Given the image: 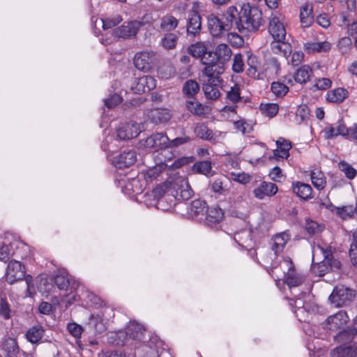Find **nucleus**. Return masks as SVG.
<instances>
[{"label": "nucleus", "instance_id": "1", "mask_svg": "<svg viewBox=\"0 0 357 357\" xmlns=\"http://www.w3.org/2000/svg\"><path fill=\"white\" fill-rule=\"evenodd\" d=\"M264 24L262 12L259 7L250 3H243L241 6L238 20L236 21V27L240 32H255Z\"/></svg>", "mask_w": 357, "mask_h": 357}, {"label": "nucleus", "instance_id": "2", "mask_svg": "<svg viewBox=\"0 0 357 357\" xmlns=\"http://www.w3.org/2000/svg\"><path fill=\"white\" fill-rule=\"evenodd\" d=\"M24 279L26 284L27 295L31 296L34 292L33 280L31 275H26L24 266L18 261H11L9 262L6 273V280L9 284H13L17 281Z\"/></svg>", "mask_w": 357, "mask_h": 357}, {"label": "nucleus", "instance_id": "3", "mask_svg": "<svg viewBox=\"0 0 357 357\" xmlns=\"http://www.w3.org/2000/svg\"><path fill=\"white\" fill-rule=\"evenodd\" d=\"M356 297V291L342 284L334 287L328 300L336 307L350 305Z\"/></svg>", "mask_w": 357, "mask_h": 357}, {"label": "nucleus", "instance_id": "4", "mask_svg": "<svg viewBox=\"0 0 357 357\" xmlns=\"http://www.w3.org/2000/svg\"><path fill=\"white\" fill-rule=\"evenodd\" d=\"M280 267L283 271L284 283L289 289L299 287L305 281V277L295 270L294 265L289 257H286L280 261Z\"/></svg>", "mask_w": 357, "mask_h": 357}, {"label": "nucleus", "instance_id": "5", "mask_svg": "<svg viewBox=\"0 0 357 357\" xmlns=\"http://www.w3.org/2000/svg\"><path fill=\"white\" fill-rule=\"evenodd\" d=\"M143 335V327L138 324H131L126 333L120 331L117 333H111L109 339H112L109 342L117 345L123 346L125 344L124 338L129 336L130 338L133 340H142Z\"/></svg>", "mask_w": 357, "mask_h": 357}, {"label": "nucleus", "instance_id": "6", "mask_svg": "<svg viewBox=\"0 0 357 357\" xmlns=\"http://www.w3.org/2000/svg\"><path fill=\"white\" fill-rule=\"evenodd\" d=\"M328 137L341 135L349 140H357V124L348 128L342 119L332 125L327 131Z\"/></svg>", "mask_w": 357, "mask_h": 357}, {"label": "nucleus", "instance_id": "7", "mask_svg": "<svg viewBox=\"0 0 357 357\" xmlns=\"http://www.w3.org/2000/svg\"><path fill=\"white\" fill-rule=\"evenodd\" d=\"M268 31L275 40H284L286 29L284 26V17L278 12H272L269 16Z\"/></svg>", "mask_w": 357, "mask_h": 357}, {"label": "nucleus", "instance_id": "8", "mask_svg": "<svg viewBox=\"0 0 357 357\" xmlns=\"http://www.w3.org/2000/svg\"><path fill=\"white\" fill-rule=\"evenodd\" d=\"M157 61L156 54L153 52H142L135 54L134 65L139 70L148 72L152 69Z\"/></svg>", "mask_w": 357, "mask_h": 357}, {"label": "nucleus", "instance_id": "9", "mask_svg": "<svg viewBox=\"0 0 357 357\" xmlns=\"http://www.w3.org/2000/svg\"><path fill=\"white\" fill-rule=\"evenodd\" d=\"M317 250L322 253L325 258V261H326L327 265L330 266V271H335L340 269L341 263L333 257V249L330 245L323 242L318 243L317 245L313 248V253Z\"/></svg>", "mask_w": 357, "mask_h": 357}, {"label": "nucleus", "instance_id": "10", "mask_svg": "<svg viewBox=\"0 0 357 357\" xmlns=\"http://www.w3.org/2000/svg\"><path fill=\"white\" fill-rule=\"evenodd\" d=\"M169 139L163 132H157L151 135L142 142V146L147 149L162 150L168 148Z\"/></svg>", "mask_w": 357, "mask_h": 357}, {"label": "nucleus", "instance_id": "11", "mask_svg": "<svg viewBox=\"0 0 357 357\" xmlns=\"http://www.w3.org/2000/svg\"><path fill=\"white\" fill-rule=\"evenodd\" d=\"M172 188L175 192L173 195L178 200H188L192 197V190L183 178H176L172 183Z\"/></svg>", "mask_w": 357, "mask_h": 357}, {"label": "nucleus", "instance_id": "12", "mask_svg": "<svg viewBox=\"0 0 357 357\" xmlns=\"http://www.w3.org/2000/svg\"><path fill=\"white\" fill-rule=\"evenodd\" d=\"M202 62L206 65V67L202 70L203 74L207 77L206 81L211 82V84H213V82H222V79L216 75L218 67L215 64V56H213L211 58L203 56Z\"/></svg>", "mask_w": 357, "mask_h": 357}, {"label": "nucleus", "instance_id": "13", "mask_svg": "<svg viewBox=\"0 0 357 357\" xmlns=\"http://www.w3.org/2000/svg\"><path fill=\"white\" fill-rule=\"evenodd\" d=\"M145 115L151 122L155 124L166 123L172 118L170 110L166 108L148 109Z\"/></svg>", "mask_w": 357, "mask_h": 357}, {"label": "nucleus", "instance_id": "14", "mask_svg": "<svg viewBox=\"0 0 357 357\" xmlns=\"http://www.w3.org/2000/svg\"><path fill=\"white\" fill-rule=\"evenodd\" d=\"M140 27H142V24L138 21H131L127 25L123 24L114 29V35L118 38H131L136 36Z\"/></svg>", "mask_w": 357, "mask_h": 357}, {"label": "nucleus", "instance_id": "15", "mask_svg": "<svg viewBox=\"0 0 357 357\" xmlns=\"http://www.w3.org/2000/svg\"><path fill=\"white\" fill-rule=\"evenodd\" d=\"M116 132L118 138L124 140L137 137L141 131L137 123L130 121L123 124Z\"/></svg>", "mask_w": 357, "mask_h": 357}, {"label": "nucleus", "instance_id": "16", "mask_svg": "<svg viewBox=\"0 0 357 357\" xmlns=\"http://www.w3.org/2000/svg\"><path fill=\"white\" fill-rule=\"evenodd\" d=\"M208 27L211 34L213 37H220L228 29V24L220 20V19L211 14L208 16Z\"/></svg>", "mask_w": 357, "mask_h": 357}, {"label": "nucleus", "instance_id": "17", "mask_svg": "<svg viewBox=\"0 0 357 357\" xmlns=\"http://www.w3.org/2000/svg\"><path fill=\"white\" fill-rule=\"evenodd\" d=\"M156 86L155 79L149 75L138 78L132 86V89L137 93H144L153 89Z\"/></svg>", "mask_w": 357, "mask_h": 357}, {"label": "nucleus", "instance_id": "18", "mask_svg": "<svg viewBox=\"0 0 357 357\" xmlns=\"http://www.w3.org/2000/svg\"><path fill=\"white\" fill-rule=\"evenodd\" d=\"M202 29L201 17L199 13L192 10L188 13L187 32L188 35L197 36Z\"/></svg>", "mask_w": 357, "mask_h": 357}, {"label": "nucleus", "instance_id": "19", "mask_svg": "<svg viewBox=\"0 0 357 357\" xmlns=\"http://www.w3.org/2000/svg\"><path fill=\"white\" fill-rule=\"evenodd\" d=\"M278 192V187L275 184L270 182H262L254 190L255 197L259 199H264L266 196L271 197Z\"/></svg>", "mask_w": 357, "mask_h": 357}, {"label": "nucleus", "instance_id": "20", "mask_svg": "<svg viewBox=\"0 0 357 357\" xmlns=\"http://www.w3.org/2000/svg\"><path fill=\"white\" fill-rule=\"evenodd\" d=\"M349 321V317L345 311H339L326 319L330 330L335 331L343 327Z\"/></svg>", "mask_w": 357, "mask_h": 357}, {"label": "nucleus", "instance_id": "21", "mask_svg": "<svg viewBox=\"0 0 357 357\" xmlns=\"http://www.w3.org/2000/svg\"><path fill=\"white\" fill-rule=\"evenodd\" d=\"M331 48L328 41H308L304 44V50L307 54L326 52Z\"/></svg>", "mask_w": 357, "mask_h": 357}, {"label": "nucleus", "instance_id": "22", "mask_svg": "<svg viewBox=\"0 0 357 357\" xmlns=\"http://www.w3.org/2000/svg\"><path fill=\"white\" fill-rule=\"evenodd\" d=\"M137 161V153L134 150L124 151L116 158V163L119 168L127 167Z\"/></svg>", "mask_w": 357, "mask_h": 357}, {"label": "nucleus", "instance_id": "23", "mask_svg": "<svg viewBox=\"0 0 357 357\" xmlns=\"http://www.w3.org/2000/svg\"><path fill=\"white\" fill-rule=\"evenodd\" d=\"M313 7L311 3H305L300 9V21L304 28L309 27L314 22Z\"/></svg>", "mask_w": 357, "mask_h": 357}, {"label": "nucleus", "instance_id": "24", "mask_svg": "<svg viewBox=\"0 0 357 357\" xmlns=\"http://www.w3.org/2000/svg\"><path fill=\"white\" fill-rule=\"evenodd\" d=\"M277 149L273 151V158H287L289 155V151L291 148V144L289 141L280 138L276 141Z\"/></svg>", "mask_w": 357, "mask_h": 357}, {"label": "nucleus", "instance_id": "25", "mask_svg": "<svg viewBox=\"0 0 357 357\" xmlns=\"http://www.w3.org/2000/svg\"><path fill=\"white\" fill-rule=\"evenodd\" d=\"M223 217L224 213L221 208L219 207L210 208L207 211L205 222L208 226L213 227L218 224Z\"/></svg>", "mask_w": 357, "mask_h": 357}, {"label": "nucleus", "instance_id": "26", "mask_svg": "<svg viewBox=\"0 0 357 357\" xmlns=\"http://www.w3.org/2000/svg\"><path fill=\"white\" fill-rule=\"evenodd\" d=\"M332 357H356L357 356V347L356 344L342 345L331 352Z\"/></svg>", "mask_w": 357, "mask_h": 357}, {"label": "nucleus", "instance_id": "27", "mask_svg": "<svg viewBox=\"0 0 357 357\" xmlns=\"http://www.w3.org/2000/svg\"><path fill=\"white\" fill-rule=\"evenodd\" d=\"M292 190L298 197L303 199L312 198V189L309 184L296 182L292 184Z\"/></svg>", "mask_w": 357, "mask_h": 357}, {"label": "nucleus", "instance_id": "28", "mask_svg": "<svg viewBox=\"0 0 357 357\" xmlns=\"http://www.w3.org/2000/svg\"><path fill=\"white\" fill-rule=\"evenodd\" d=\"M188 52L194 57L201 58L206 56L211 58L213 56L212 52H207L206 47L204 43H196L190 45L188 48Z\"/></svg>", "mask_w": 357, "mask_h": 357}, {"label": "nucleus", "instance_id": "29", "mask_svg": "<svg viewBox=\"0 0 357 357\" xmlns=\"http://www.w3.org/2000/svg\"><path fill=\"white\" fill-rule=\"evenodd\" d=\"M209 81H204L202 89L206 98L210 100H216L220 98V92L218 87L222 82H213L210 83Z\"/></svg>", "mask_w": 357, "mask_h": 357}, {"label": "nucleus", "instance_id": "30", "mask_svg": "<svg viewBox=\"0 0 357 357\" xmlns=\"http://www.w3.org/2000/svg\"><path fill=\"white\" fill-rule=\"evenodd\" d=\"M271 48L274 54L287 57L291 53V46L284 40H275L271 44Z\"/></svg>", "mask_w": 357, "mask_h": 357}, {"label": "nucleus", "instance_id": "31", "mask_svg": "<svg viewBox=\"0 0 357 357\" xmlns=\"http://www.w3.org/2000/svg\"><path fill=\"white\" fill-rule=\"evenodd\" d=\"M178 24V20L172 15H166L161 17L158 30L170 32L174 31Z\"/></svg>", "mask_w": 357, "mask_h": 357}, {"label": "nucleus", "instance_id": "32", "mask_svg": "<svg viewBox=\"0 0 357 357\" xmlns=\"http://www.w3.org/2000/svg\"><path fill=\"white\" fill-rule=\"evenodd\" d=\"M231 54L232 52L230 47L224 43L217 45L215 52H213V56H215V61H220L222 63L228 61Z\"/></svg>", "mask_w": 357, "mask_h": 357}, {"label": "nucleus", "instance_id": "33", "mask_svg": "<svg viewBox=\"0 0 357 357\" xmlns=\"http://www.w3.org/2000/svg\"><path fill=\"white\" fill-rule=\"evenodd\" d=\"M195 133L197 137L208 141H215L216 139L215 135L213 130L207 127L204 123H198L195 128Z\"/></svg>", "mask_w": 357, "mask_h": 357}, {"label": "nucleus", "instance_id": "34", "mask_svg": "<svg viewBox=\"0 0 357 357\" xmlns=\"http://www.w3.org/2000/svg\"><path fill=\"white\" fill-rule=\"evenodd\" d=\"M43 326L37 325L30 328L26 333V340L32 344L39 342L44 335Z\"/></svg>", "mask_w": 357, "mask_h": 357}, {"label": "nucleus", "instance_id": "35", "mask_svg": "<svg viewBox=\"0 0 357 357\" xmlns=\"http://www.w3.org/2000/svg\"><path fill=\"white\" fill-rule=\"evenodd\" d=\"M348 96V91L343 88H337L327 93L326 100L331 102H342Z\"/></svg>", "mask_w": 357, "mask_h": 357}, {"label": "nucleus", "instance_id": "36", "mask_svg": "<svg viewBox=\"0 0 357 357\" xmlns=\"http://www.w3.org/2000/svg\"><path fill=\"white\" fill-rule=\"evenodd\" d=\"M312 75V70L309 66L305 65L301 67L294 74V79L300 84L307 82Z\"/></svg>", "mask_w": 357, "mask_h": 357}, {"label": "nucleus", "instance_id": "37", "mask_svg": "<svg viewBox=\"0 0 357 357\" xmlns=\"http://www.w3.org/2000/svg\"><path fill=\"white\" fill-rule=\"evenodd\" d=\"M182 91L188 99L195 98L194 96L199 91V84L194 79H189L183 84Z\"/></svg>", "mask_w": 357, "mask_h": 357}, {"label": "nucleus", "instance_id": "38", "mask_svg": "<svg viewBox=\"0 0 357 357\" xmlns=\"http://www.w3.org/2000/svg\"><path fill=\"white\" fill-rule=\"evenodd\" d=\"M310 176L313 185L317 190H321L326 187V177L321 171L314 169L311 172Z\"/></svg>", "mask_w": 357, "mask_h": 357}, {"label": "nucleus", "instance_id": "39", "mask_svg": "<svg viewBox=\"0 0 357 357\" xmlns=\"http://www.w3.org/2000/svg\"><path fill=\"white\" fill-rule=\"evenodd\" d=\"M206 208V203L202 199H195L192 201L188 208V213L191 216H197L203 214Z\"/></svg>", "mask_w": 357, "mask_h": 357}, {"label": "nucleus", "instance_id": "40", "mask_svg": "<svg viewBox=\"0 0 357 357\" xmlns=\"http://www.w3.org/2000/svg\"><path fill=\"white\" fill-rule=\"evenodd\" d=\"M87 324L96 333H101L105 331V326L102 321V317L99 314H91Z\"/></svg>", "mask_w": 357, "mask_h": 357}, {"label": "nucleus", "instance_id": "41", "mask_svg": "<svg viewBox=\"0 0 357 357\" xmlns=\"http://www.w3.org/2000/svg\"><path fill=\"white\" fill-rule=\"evenodd\" d=\"M242 97L241 96V88L239 85L235 84L230 88L227 92L226 101L227 103L236 105L241 102Z\"/></svg>", "mask_w": 357, "mask_h": 357}, {"label": "nucleus", "instance_id": "42", "mask_svg": "<svg viewBox=\"0 0 357 357\" xmlns=\"http://www.w3.org/2000/svg\"><path fill=\"white\" fill-rule=\"evenodd\" d=\"M185 106L186 108L195 115L201 116L205 112V107L195 98L188 100Z\"/></svg>", "mask_w": 357, "mask_h": 357}, {"label": "nucleus", "instance_id": "43", "mask_svg": "<svg viewBox=\"0 0 357 357\" xmlns=\"http://www.w3.org/2000/svg\"><path fill=\"white\" fill-rule=\"evenodd\" d=\"M178 36L176 33H165L161 40V44L165 49L172 50L176 46Z\"/></svg>", "mask_w": 357, "mask_h": 357}, {"label": "nucleus", "instance_id": "44", "mask_svg": "<svg viewBox=\"0 0 357 357\" xmlns=\"http://www.w3.org/2000/svg\"><path fill=\"white\" fill-rule=\"evenodd\" d=\"M168 164L165 162H160L157 164L154 167L149 168L146 172L147 178H149L151 180L152 179H158L161 173L167 169Z\"/></svg>", "mask_w": 357, "mask_h": 357}, {"label": "nucleus", "instance_id": "45", "mask_svg": "<svg viewBox=\"0 0 357 357\" xmlns=\"http://www.w3.org/2000/svg\"><path fill=\"white\" fill-rule=\"evenodd\" d=\"M338 168L349 180L354 179L357 175L356 169L344 160H342L338 163Z\"/></svg>", "mask_w": 357, "mask_h": 357}, {"label": "nucleus", "instance_id": "46", "mask_svg": "<svg viewBox=\"0 0 357 357\" xmlns=\"http://www.w3.org/2000/svg\"><path fill=\"white\" fill-rule=\"evenodd\" d=\"M325 227L323 224H319L316 221L307 219L305 229L310 235H315L321 233Z\"/></svg>", "mask_w": 357, "mask_h": 357}, {"label": "nucleus", "instance_id": "47", "mask_svg": "<svg viewBox=\"0 0 357 357\" xmlns=\"http://www.w3.org/2000/svg\"><path fill=\"white\" fill-rule=\"evenodd\" d=\"M3 349L9 356H15L19 352L17 341L12 337H8L5 340Z\"/></svg>", "mask_w": 357, "mask_h": 357}, {"label": "nucleus", "instance_id": "48", "mask_svg": "<svg viewBox=\"0 0 357 357\" xmlns=\"http://www.w3.org/2000/svg\"><path fill=\"white\" fill-rule=\"evenodd\" d=\"M259 109L264 115L272 118L278 114L279 107L275 103H261Z\"/></svg>", "mask_w": 357, "mask_h": 357}, {"label": "nucleus", "instance_id": "49", "mask_svg": "<svg viewBox=\"0 0 357 357\" xmlns=\"http://www.w3.org/2000/svg\"><path fill=\"white\" fill-rule=\"evenodd\" d=\"M311 270L315 275L321 277L330 271V266L327 265L326 261H325V258L324 257L321 261L313 264Z\"/></svg>", "mask_w": 357, "mask_h": 357}, {"label": "nucleus", "instance_id": "50", "mask_svg": "<svg viewBox=\"0 0 357 357\" xmlns=\"http://www.w3.org/2000/svg\"><path fill=\"white\" fill-rule=\"evenodd\" d=\"M238 13L236 7L229 6L227 8L225 13L226 22L225 24H228V29H230L234 22H236L238 20Z\"/></svg>", "mask_w": 357, "mask_h": 357}, {"label": "nucleus", "instance_id": "51", "mask_svg": "<svg viewBox=\"0 0 357 357\" xmlns=\"http://www.w3.org/2000/svg\"><path fill=\"white\" fill-rule=\"evenodd\" d=\"M247 63L249 68H248V74L249 76L255 77L258 76L257 73V59L255 56L250 54L248 56Z\"/></svg>", "mask_w": 357, "mask_h": 357}, {"label": "nucleus", "instance_id": "52", "mask_svg": "<svg viewBox=\"0 0 357 357\" xmlns=\"http://www.w3.org/2000/svg\"><path fill=\"white\" fill-rule=\"evenodd\" d=\"M123 20L122 17L119 15H115L111 17H107L101 19L103 29H111L117 24H119Z\"/></svg>", "mask_w": 357, "mask_h": 357}, {"label": "nucleus", "instance_id": "53", "mask_svg": "<svg viewBox=\"0 0 357 357\" xmlns=\"http://www.w3.org/2000/svg\"><path fill=\"white\" fill-rule=\"evenodd\" d=\"M353 242L349 250V257L353 266L357 267V231L352 234Z\"/></svg>", "mask_w": 357, "mask_h": 357}, {"label": "nucleus", "instance_id": "54", "mask_svg": "<svg viewBox=\"0 0 357 357\" xmlns=\"http://www.w3.org/2000/svg\"><path fill=\"white\" fill-rule=\"evenodd\" d=\"M271 91L278 97H282L289 91L288 87L282 82H274L271 84Z\"/></svg>", "mask_w": 357, "mask_h": 357}, {"label": "nucleus", "instance_id": "55", "mask_svg": "<svg viewBox=\"0 0 357 357\" xmlns=\"http://www.w3.org/2000/svg\"><path fill=\"white\" fill-rule=\"evenodd\" d=\"M194 169L199 173L203 174L206 176H211V164L209 161H202L197 162L194 165Z\"/></svg>", "mask_w": 357, "mask_h": 357}, {"label": "nucleus", "instance_id": "56", "mask_svg": "<svg viewBox=\"0 0 357 357\" xmlns=\"http://www.w3.org/2000/svg\"><path fill=\"white\" fill-rule=\"evenodd\" d=\"M232 70L236 73H241L244 70V62L241 54H236L233 58Z\"/></svg>", "mask_w": 357, "mask_h": 357}, {"label": "nucleus", "instance_id": "57", "mask_svg": "<svg viewBox=\"0 0 357 357\" xmlns=\"http://www.w3.org/2000/svg\"><path fill=\"white\" fill-rule=\"evenodd\" d=\"M54 283L61 290H67L70 285L69 279L63 274H59L55 277Z\"/></svg>", "mask_w": 357, "mask_h": 357}, {"label": "nucleus", "instance_id": "58", "mask_svg": "<svg viewBox=\"0 0 357 357\" xmlns=\"http://www.w3.org/2000/svg\"><path fill=\"white\" fill-rule=\"evenodd\" d=\"M354 209L351 206H345L336 208V213L342 219H347L353 216Z\"/></svg>", "mask_w": 357, "mask_h": 357}, {"label": "nucleus", "instance_id": "59", "mask_svg": "<svg viewBox=\"0 0 357 357\" xmlns=\"http://www.w3.org/2000/svg\"><path fill=\"white\" fill-rule=\"evenodd\" d=\"M268 271L275 280H280L282 278L284 279L283 271L280 267V263H272L271 268Z\"/></svg>", "mask_w": 357, "mask_h": 357}, {"label": "nucleus", "instance_id": "60", "mask_svg": "<svg viewBox=\"0 0 357 357\" xmlns=\"http://www.w3.org/2000/svg\"><path fill=\"white\" fill-rule=\"evenodd\" d=\"M192 162V159L190 157H182L176 160L172 164L168 165V169H178L185 165H188Z\"/></svg>", "mask_w": 357, "mask_h": 357}, {"label": "nucleus", "instance_id": "61", "mask_svg": "<svg viewBox=\"0 0 357 357\" xmlns=\"http://www.w3.org/2000/svg\"><path fill=\"white\" fill-rule=\"evenodd\" d=\"M310 115V110L306 105H300L296 110V116L297 121L302 122L307 119Z\"/></svg>", "mask_w": 357, "mask_h": 357}, {"label": "nucleus", "instance_id": "62", "mask_svg": "<svg viewBox=\"0 0 357 357\" xmlns=\"http://www.w3.org/2000/svg\"><path fill=\"white\" fill-rule=\"evenodd\" d=\"M191 138L188 136L183 135L182 137H176L172 140L169 139L168 148H176L184 144L189 142Z\"/></svg>", "mask_w": 357, "mask_h": 357}, {"label": "nucleus", "instance_id": "63", "mask_svg": "<svg viewBox=\"0 0 357 357\" xmlns=\"http://www.w3.org/2000/svg\"><path fill=\"white\" fill-rule=\"evenodd\" d=\"M0 314L5 319L10 317V305L5 298L0 299Z\"/></svg>", "mask_w": 357, "mask_h": 357}, {"label": "nucleus", "instance_id": "64", "mask_svg": "<svg viewBox=\"0 0 357 357\" xmlns=\"http://www.w3.org/2000/svg\"><path fill=\"white\" fill-rule=\"evenodd\" d=\"M122 100L121 97L115 93L111 96L109 98H107L104 100L105 105L109 109H112L119 105Z\"/></svg>", "mask_w": 357, "mask_h": 357}]
</instances>
